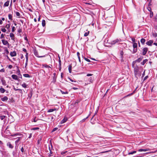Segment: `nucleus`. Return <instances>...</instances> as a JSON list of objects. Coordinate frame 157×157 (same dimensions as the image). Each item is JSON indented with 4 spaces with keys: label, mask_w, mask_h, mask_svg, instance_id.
I'll list each match as a JSON object with an SVG mask.
<instances>
[{
    "label": "nucleus",
    "mask_w": 157,
    "mask_h": 157,
    "mask_svg": "<svg viewBox=\"0 0 157 157\" xmlns=\"http://www.w3.org/2000/svg\"><path fill=\"white\" fill-rule=\"evenodd\" d=\"M141 71H142V69L139 68L138 66L135 67L134 68V73L136 76L137 75L140 76L141 74Z\"/></svg>",
    "instance_id": "1"
},
{
    "label": "nucleus",
    "mask_w": 157,
    "mask_h": 157,
    "mask_svg": "<svg viewBox=\"0 0 157 157\" xmlns=\"http://www.w3.org/2000/svg\"><path fill=\"white\" fill-rule=\"evenodd\" d=\"M121 41V39H116L111 42V43L112 44H114L116 43L119 44L120 43Z\"/></svg>",
    "instance_id": "2"
},
{
    "label": "nucleus",
    "mask_w": 157,
    "mask_h": 157,
    "mask_svg": "<svg viewBox=\"0 0 157 157\" xmlns=\"http://www.w3.org/2000/svg\"><path fill=\"white\" fill-rule=\"evenodd\" d=\"M2 41L3 45H7L8 47H9L10 44L7 40H2Z\"/></svg>",
    "instance_id": "3"
},
{
    "label": "nucleus",
    "mask_w": 157,
    "mask_h": 157,
    "mask_svg": "<svg viewBox=\"0 0 157 157\" xmlns=\"http://www.w3.org/2000/svg\"><path fill=\"white\" fill-rule=\"evenodd\" d=\"M148 50V48H144L142 50V54L144 56L146 55Z\"/></svg>",
    "instance_id": "4"
},
{
    "label": "nucleus",
    "mask_w": 157,
    "mask_h": 157,
    "mask_svg": "<svg viewBox=\"0 0 157 157\" xmlns=\"http://www.w3.org/2000/svg\"><path fill=\"white\" fill-rule=\"evenodd\" d=\"M34 53L35 55L37 57H44L45 56H40L39 55L38 52L36 51V50H35L34 52Z\"/></svg>",
    "instance_id": "5"
},
{
    "label": "nucleus",
    "mask_w": 157,
    "mask_h": 157,
    "mask_svg": "<svg viewBox=\"0 0 157 157\" xmlns=\"http://www.w3.org/2000/svg\"><path fill=\"white\" fill-rule=\"evenodd\" d=\"M42 66L43 67H44L45 68H47L48 69V72H49L51 70L50 69L51 68V67L50 66H48L46 64H43Z\"/></svg>",
    "instance_id": "6"
},
{
    "label": "nucleus",
    "mask_w": 157,
    "mask_h": 157,
    "mask_svg": "<svg viewBox=\"0 0 157 157\" xmlns=\"http://www.w3.org/2000/svg\"><path fill=\"white\" fill-rule=\"evenodd\" d=\"M150 150V149L149 148H147L145 149H140L138 150L139 151H146Z\"/></svg>",
    "instance_id": "7"
},
{
    "label": "nucleus",
    "mask_w": 157,
    "mask_h": 157,
    "mask_svg": "<svg viewBox=\"0 0 157 157\" xmlns=\"http://www.w3.org/2000/svg\"><path fill=\"white\" fill-rule=\"evenodd\" d=\"M152 40H150L146 43V44L149 46H151L152 44L153 43Z\"/></svg>",
    "instance_id": "8"
},
{
    "label": "nucleus",
    "mask_w": 157,
    "mask_h": 157,
    "mask_svg": "<svg viewBox=\"0 0 157 157\" xmlns=\"http://www.w3.org/2000/svg\"><path fill=\"white\" fill-rule=\"evenodd\" d=\"M1 100L3 101H6L8 100V98L7 96H4V97L2 98Z\"/></svg>",
    "instance_id": "9"
},
{
    "label": "nucleus",
    "mask_w": 157,
    "mask_h": 157,
    "mask_svg": "<svg viewBox=\"0 0 157 157\" xmlns=\"http://www.w3.org/2000/svg\"><path fill=\"white\" fill-rule=\"evenodd\" d=\"M16 53L15 51L11 52L10 53V55L12 57L16 56Z\"/></svg>",
    "instance_id": "10"
},
{
    "label": "nucleus",
    "mask_w": 157,
    "mask_h": 157,
    "mask_svg": "<svg viewBox=\"0 0 157 157\" xmlns=\"http://www.w3.org/2000/svg\"><path fill=\"white\" fill-rule=\"evenodd\" d=\"M7 146L9 147L10 148H13V147L12 145L10 143V142H8L7 143Z\"/></svg>",
    "instance_id": "11"
},
{
    "label": "nucleus",
    "mask_w": 157,
    "mask_h": 157,
    "mask_svg": "<svg viewBox=\"0 0 157 157\" xmlns=\"http://www.w3.org/2000/svg\"><path fill=\"white\" fill-rule=\"evenodd\" d=\"M11 77L12 78L15 80H18V77L17 76L15 75H12Z\"/></svg>",
    "instance_id": "12"
},
{
    "label": "nucleus",
    "mask_w": 157,
    "mask_h": 157,
    "mask_svg": "<svg viewBox=\"0 0 157 157\" xmlns=\"http://www.w3.org/2000/svg\"><path fill=\"white\" fill-rule=\"evenodd\" d=\"M10 37L11 38V39L12 40H14V35L13 33H10Z\"/></svg>",
    "instance_id": "13"
},
{
    "label": "nucleus",
    "mask_w": 157,
    "mask_h": 157,
    "mask_svg": "<svg viewBox=\"0 0 157 157\" xmlns=\"http://www.w3.org/2000/svg\"><path fill=\"white\" fill-rule=\"evenodd\" d=\"M21 134H19V133H16V134H12L11 135V136H12V137H16V136H21Z\"/></svg>",
    "instance_id": "14"
},
{
    "label": "nucleus",
    "mask_w": 157,
    "mask_h": 157,
    "mask_svg": "<svg viewBox=\"0 0 157 157\" xmlns=\"http://www.w3.org/2000/svg\"><path fill=\"white\" fill-rule=\"evenodd\" d=\"M9 1H8L6 2L4 5V6L6 7L8 6L9 5Z\"/></svg>",
    "instance_id": "15"
},
{
    "label": "nucleus",
    "mask_w": 157,
    "mask_h": 157,
    "mask_svg": "<svg viewBox=\"0 0 157 157\" xmlns=\"http://www.w3.org/2000/svg\"><path fill=\"white\" fill-rule=\"evenodd\" d=\"M6 91V90L3 88H2V87H1L0 88V92L2 93H3L5 92Z\"/></svg>",
    "instance_id": "16"
},
{
    "label": "nucleus",
    "mask_w": 157,
    "mask_h": 157,
    "mask_svg": "<svg viewBox=\"0 0 157 157\" xmlns=\"http://www.w3.org/2000/svg\"><path fill=\"white\" fill-rule=\"evenodd\" d=\"M56 108H54L53 109H50L49 110H48V112H53V111H56Z\"/></svg>",
    "instance_id": "17"
},
{
    "label": "nucleus",
    "mask_w": 157,
    "mask_h": 157,
    "mask_svg": "<svg viewBox=\"0 0 157 157\" xmlns=\"http://www.w3.org/2000/svg\"><path fill=\"white\" fill-rule=\"evenodd\" d=\"M67 118H64V119L61 121V124H63V123H65V122L66 121H67Z\"/></svg>",
    "instance_id": "18"
},
{
    "label": "nucleus",
    "mask_w": 157,
    "mask_h": 157,
    "mask_svg": "<svg viewBox=\"0 0 157 157\" xmlns=\"http://www.w3.org/2000/svg\"><path fill=\"white\" fill-rule=\"evenodd\" d=\"M140 42L142 44H144L145 42V39L144 38H142L140 40Z\"/></svg>",
    "instance_id": "19"
},
{
    "label": "nucleus",
    "mask_w": 157,
    "mask_h": 157,
    "mask_svg": "<svg viewBox=\"0 0 157 157\" xmlns=\"http://www.w3.org/2000/svg\"><path fill=\"white\" fill-rule=\"evenodd\" d=\"M120 54L121 55V60H122L123 59V55L124 54V52H123V51H121Z\"/></svg>",
    "instance_id": "20"
},
{
    "label": "nucleus",
    "mask_w": 157,
    "mask_h": 157,
    "mask_svg": "<svg viewBox=\"0 0 157 157\" xmlns=\"http://www.w3.org/2000/svg\"><path fill=\"white\" fill-rule=\"evenodd\" d=\"M20 138H21L20 137H17V138H14V139H17L15 141V143H17L20 140Z\"/></svg>",
    "instance_id": "21"
},
{
    "label": "nucleus",
    "mask_w": 157,
    "mask_h": 157,
    "mask_svg": "<svg viewBox=\"0 0 157 157\" xmlns=\"http://www.w3.org/2000/svg\"><path fill=\"white\" fill-rule=\"evenodd\" d=\"M137 44L136 43H133V47L134 48H137Z\"/></svg>",
    "instance_id": "22"
},
{
    "label": "nucleus",
    "mask_w": 157,
    "mask_h": 157,
    "mask_svg": "<svg viewBox=\"0 0 157 157\" xmlns=\"http://www.w3.org/2000/svg\"><path fill=\"white\" fill-rule=\"evenodd\" d=\"M68 70L69 71V72L70 73H71V66L70 65L68 67Z\"/></svg>",
    "instance_id": "23"
},
{
    "label": "nucleus",
    "mask_w": 157,
    "mask_h": 157,
    "mask_svg": "<svg viewBox=\"0 0 157 157\" xmlns=\"http://www.w3.org/2000/svg\"><path fill=\"white\" fill-rule=\"evenodd\" d=\"M16 14V15L18 17H20V13L18 12H15Z\"/></svg>",
    "instance_id": "24"
},
{
    "label": "nucleus",
    "mask_w": 157,
    "mask_h": 157,
    "mask_svg": "<svg viewBox=\"0 0 157 157\" xmlns=\"http://www.w3.org/2000/svg\"><path fill=\"white\" fill-rule=\"evenodd\" d=\"M147 61V59H144L142 62L141 63V64L144 65V64L146 63V62Z\"/></svg>",
    "instance_id": "25"
},
{
    "label": "nucleus",
    "mask_w": 157,
    "mask_h": 157,
    "mask_svg": "<svg viewBox=\"0 0 157 157\" xmlns=\"http://www.w3.org/2000/svg\"><path fill=\"white\" fill-rule=\"evenodd\" d=\"M23 76L25 77L29 78L30 77V75L27 74H25L23 75Z\"/></svg>",
    "instance_id": "26"
},
{
    "label": "nucleus",
    "mask_w": 157,
    "mask_h": 157,
    "mask_svg": "<svg viewBox=\"0 0 157 157\" xmlns=\"http://www.w3.org/2000/svg\"><path fill=\"white\" fill-rule=\"evenodd\" d=\"M42 25L43 27H44L45 25V21L44 20H42Z\"/></svg>",
    "instance_id": "27"
},
{
    "label": "nucleus",
    "mask_w": 157,
    "mask_h": 157,
    "mask_svg": "<svg viewBox=\"0 0 157 157\" xmlns=\"http://www.w3.org/2000/svg\"><path fill=\"white\" fill-rule=\"evenodd\" d=\"M21 86L25 88H26L27 87L26 84L24 82L21 85Z\"/></svg>",
    "instance_id": "28"
},
{
    "label": "nucleus",
    "mask_w": 157,
    "mask_h": 157,
    "mask_svg": "<svg viewBox=\"0 0 157 157\" xmlns=\"http://www.w3.org/2000/svg\"><path fill=\"white\" fill-rule=\"evenodd\" d=\"M8 17L9 19L10 20H12V15L11 14H9L8 15Z\"/></svg>",
    "instance_id": "29"
},
{
    "label": "nucleus",
    "mask_w": 157,
    "mask_h": 157,
    "mask_svg": "<svg viewBox=\"0 0 157 157\" xmlns=\"http://www.w3.org/2000/svg\"><path fill=\"white\" fill-rule=\"evenodd\" d=\"M136 153V151H133L132 152H130L128 153V155H131L135 153Z\"/></svg>",
    "instance_id": "30"
},
{
    "label": "nucleus",
    "mask_w": 157,
    "mask_h": 157,
    "mask_svg": "<svg viewBox=\"0 0 157 157\" xmlns=\"http://www.w3.org/2000/svg\"><path fill=\"white\" fill-rule=\"evenodd\" d=\"M152 35L153 36L156 37L157 36V33H153Z\"/></svg>",
    "instance_id": "31"
},
{
    "label": "nucleus",
    "mask_w": 157,
    "mask_h": 157,
    "mask_svg": "<svg viewBox=\"0 0 157 157\" xmlns=\"http://www.w3.org/2000/svg\"><path fill=\"white\" fill-rule=\"evenodd\" d=\"M10 27V25L9 24H6V26H5V28H6L7 29H9Z\"/></svg>",
    "instance_id": "32"
},
{
    "label": "nucleus",
    "mask_w": 157,
    "mask_h": 157,
    "mask_svg": "<svg viewBox=\"0 0 157 157\" xmlns=\"http://www.w3.org/2000/svg\"><path fill=\"white\" fill-rule=\"evenodd\" d=\"M89 33V31H88L87 32H86L84 34V36H87Z\"/></svg>",
    "instance_id": "33"
},
{
    "label": "nucleus",
    "mask_w": 157,
    "mask_h": 157,
    "mask_svg": "<svg viewBox=\"0 0 157 157\" xmlns=\"http://www.w3.org/2000/svg\"><path fill=\"white\" fill-rule=\"evenodd\" d=\"M5 117V116H0V119L2 120Z\"/></svg>",
    "instance_id": "34"
},
{
    "label": "nucleus",
    "mask_w": 157,
    "mask_h": 157,
    "mask_svg": "<svg viewBox=\"0 0 157 157\" xmlns=\"http://www.w3.org/2000/svg\"><path fill=\"white\" fill-rule=\"evenodd\" d=\"M78 100H77V101H75V102H74L73 103H72V105H76V104H78Z\"/></svg>",
    "instance_id": "35"
},
{
    "label": "nucleus",
    "mask_w": 157,
    "mask_h": 157,
    "mask_svg": "<svg viewBox=\"0 0 157 157\" xmlns=\"http://www.w3.org/2000/svg\"><path fill=\"white\" fill-rule=\"evenodd\" d=\"M142 59V58H139L137 59L136 60V61L139 62H140L141 60Z\"/></svg>",
    "instance_id": "36"
},
{
    "label": "nucleus",
    "mask_w": 157,
    "mask_h": 157,
    "mask_svg": "<svg viewBox=\"0 0 157 157\" xmlns=\"http://www.w3.org/2000/svg\"><path fill=\"white\" fill-rule=\"evenodd\" d=\"M84 59L86 61H87V62H91V61L90 59H87L86 58L84 57Z\"/></svg>",
    "instance_id": "37"
},
{
    "label": "nucleus",
    "mask_w": 157,
    "mask_h": 157,
    "mask_svg": "<svg viewBox=\"0 0 157 157\" xmlns=\"http://www.w3.org/2000/svg\"><path fill=\"white\" fill-rule=\"evenodd\" d=\"M17 73L18 75H20L21 76V75L20 73V71L19 70L17 71Z\"/></svg>",
    "instance_id": "38"
},
{
    "label": "nucleus",
    "mask_w": 157,
    "mask_h": 157,
    "mask_svg": "<svg viewBox=\"0 0 157 157\" xmlns=\"http://www.w3.org/2000/svg\"><path fill=\"white\" fill-rule=\"evenodd\" d=\"M60 91L62 94H68V92L67 91H66L65 92L62 91L61 90H60Z\"/></svg>",
    "instance_id": "39"
},
{
    "label": "nucleus",
    "mask_w": 157,
    "mask_h": 157,
    "mask_svg": "<svg viewBox=\"0 0 157 157\" xmlns=\"http://www.w3.org/2000/svg\"><path fill=\"white\" fill-rule=\"evenodd\" d=\"M132 40L133 43H135V42H136L135 39V38H132Z\"/></svg>",
    "instance_id": "40"
},
{
    "label": "nucleus",
    "mask_w": 157,
    "mask_h": 157,
    "mask_svg": "<svg viewBox=\"0 0 157 157\" xmlns=\"http://www.w3.org/2000/svg\"><path fill=\"white\" fill-rule=\"evenodd\" d=\"M14 89L15 91L19 90L20 91H21V92H22V90L21 89H16L15 88H14Z\"/></svg>",
    "instance_id": "41"
},
{
    "label": "nucleus",
    "mask_w": 157,
    "mask_h": 157,
    "mask_svg": "<svg viewBox=\"0 0 157 157\" xmlns=\"http://www.w3.org/2000/svg\"><path fill=\"white\" fill-rule=\"evenodd\" d=\"M90 116V114H89L88 116L85 118H84V119H83L82 120V122H83L86 119H87V118H88V117H89V116Z\"/></svg>",
    "instance_id": "42"
},
{
    "label": "nucleus",
    "mask_w": 157,
    "mask_h": 157,
    "mask_svg": "<svg viewBox=\"0 0 157 157\" xmlns=\"http://www.w3.org/2000/svg\"><path fill=\"white\" fill-rule=\"evenodd\" d=\"M25 57L26 59V61H28V53H26V55H25Z\"/></svg>",
    "instance_id": "43"
},
{
    "label": "nucleus",
    "mask_w": 157,
    "mask_h": 157,
    "mask_svg": "<svg viewBox=\"0 0 157 157\" xmlns=\"http://www.w3.org/2000/svg\"><path fill=\"white\" fill-rule=\"evenodd\" d=\"M4 38V35L3 34H2L0 36V38L2 39Z\"/></svg>",
    "instance_id": "44"
},
{
    "label": "nucleus",
    "mask_w": 157,
    "mask_h": 157,
    "mask_svg": "<svg viewBox=\"0 0 157 157\" xmlns=\"http://www.w3.org/2000/svg\"><path fill=\"white\" fill-rule=\"evenodd\" d=\"M137 48H134L133 51V53H136L137 52Z\"/></svg>",
    "instance_id": "45"
},
{
    "label": "nucleus",
    "mask_w": 157,
    "mask_h": 157,
    "mask_svg": "<svg viewBox=\"0 0 157 157\" xmlns=\"http://www.w3.org/2000/svg\"><path fill=\"white\" fill-rule=\"evenodd\" d=\"M1 31L3 32H5L6 31V30L5 28H2L1 29Z\"/></svg>",
    "instance_id": "46"
},
{
    "label": "nucleus",
    "mask_w": 157,
    "mask_h": 157,
    "mask_svg": "<svg viewBox=\"0 0 157 157\" xmlns=\"http://www.w3.org/2000/svg\"><path fill=\"white\" fill-rule=\"evenodd\" d=\"M15 27L14 26L12 27V32H13L15 31Z\"/></svg>",
    "instance_id": "47"
},
{
    "label": "nucleus",
    "mask_w": 157,
    "mask_h": 157,
    "mask_svg": "<svg viewBox=\"0 0 157 157\" xmlns=\"http://www.w3.org/2000/svg\"><path fill=\"white\" fill-rule=\"evenodd\" d=\"M156 151H151V152H147L146 153V154H150V153H155V152Z\"/></svg>",
    "instance_id": "48"
},
{
    "label": "nucleus",
    "mask_w": 157,
    "mask_h": 157,
    "mask_svg": "<svg viewBox=\"0 0 157 157\" xmlns=\"http://www.w3.org/2000/svg\"><path fill=\"white\" fill-rule=\"evenodd\" d=\"M69 79L72 82H76V81H75L71 79V78H69Z\"/></svg>",
    "instance_id": "49"
},
{
    "label": "nucleus",
    "mask_w": 157,
    "mask_h": 157,
    "mask_svg": "<svg viewBox=\"0 0 157 157\" xmlns=\"http://www.w3.org/2000/svg\"><path fill=\"white\" fill-rule=\"evenodd\" d=\"M13 66L12 65H10L8 66V68L10 69H11L12 68Z\"/></svg>",
    "instance_id": "50"
},
{
    "label": "nucleus",
    "mask_w": 157,
    "mask_h": 157,
    "mask_svg": "<svg viewBox=\"0 0 157 157\" xmlns=\"http://www.w3.org/2000/svg\"><path fill=\"white\" fill-rule=\"evenodd\" d=\"M153 16V13L151 11V13H150V17H151Z\"/></svg>",
    "instance_id": "51"
},
{
    "label": "nucleus",
    "mask_w": 157,
    "mask_h": 157,
    "mask_svg": "<svg viewBox=\"0 0 157 157\" xmlns=\"http://www.w3.org/2000/svg\"><path fill=\"white\" fill-rule=\"evenodd\" d=\"M57 129V128H54L53 129L52 132L55 131H56Z\"/></svg>",
    "instance_id": "52"
},
{
    "label": "nucleus",
    "mask_w": 157,
    "mask_h": 157,
    "mask_svg": "<svg viewBox=\"0 0 157 157\" xmlns=\"http://www.w3.org/2000/svg\"><path fill=\"white\" fill-rule=\"evenodd\" d=\"M21 151L22 152H23L24 151V149L23 147H22L21 149Z\"/></svg>",
    "instance_id": "53"
},
{
    "label": "nucleus",
    "mask_w": 157,
    "mask_h": 157,
    "mask_svg": "<svg viewBox=\"0 0 157 157\" xmlns=\"http://www.w3.org/2000/svg\"><path fill=\"white\" fill-rule=\"evenodd\" d=\"M92 75H93L92 74H88L87 75V76H92Z\"/></svg>",
    "instance_id": "54"
},
{
    "label": "nucleus",
    "mask_w": 157,
    "mask_h": 157,
    "mask_svg": "<svg viewBox=\"0 0 157 157\" xmlns=\"http://www.w3.org/2000/svg\"><path fill=\"white\" fill-rule=\"evenodd\" d=\"M27 63H28V61H26V63H25V68H26V67L27 66Z\"/></svg>",
    "instance_id": "55"
},
{
    "label": "nucleus",
    "mask_w": 157,
    "mask_h": 157,
    "mask_svg": "<svg viewBox=\"0 0 157 157\" xmlns=\"http://www.w3.org/2000/svg\"><path fill=\"white\" fill-rule=\"evenodd\" d=\"M67 152V151H64V152H62V153H61V154H62V155L64 154H65Z\"/></svg>",
    "instance_id": "56"
},
{
    "label": "nucleus",
    "mask_w": 157,
    "mask_h": 157,
    "mask_svg": "<svg viewBox=\"0 0 157 157\" xmlns=\"http://www.w3.org/2000/svg\"><path fill=\"white\" fill-rule=\"evenodd\" d=\"M39 129V128L37 127V128H33V130H36V129Z\"/></svg>",
    "instance_id": "57"
},
{
    "label": "nucleus",
    "mask_w": 157,
    "mask_h": 157,
    "mask_svg": "<svg viewBox=\"0 0 157 157\" xmlns=\"http://www.w3.org/2000/svg\"><path fill=\"white\" fill-rule=\"evenodd\" d=\"M36 121H37V120H36V118H35L33 119V121L34 122H36Z\"/></svg>",
    "instance_id": "58"
},
{
    "label": "nucleus",
    "mask_w": 157,
    "mask_h": 157,
    "mask_svg": "<svg viewBox=\"0 0 157 157\" xmlns=\"http://www.w3.org/2000/svg\"><path fill=\"white\" fill-rule=\"evenodd\" d=\"M2 24V20L0 19V24L1 25Z\"/></svg>",
    "instance_id": "59"
},
{
    "label": "nucleus",
    "mask_w": 157,
    "mask_h": 157,
    "mask_svg": "<svg viewBox=\"0 0 157 157\" xmlns=\"http://www.w3.org/2000/svg\"><path fill=\"white\" fill-rule=\"evenodd\" d=\"M77 56H78H78H79V55H80V53H79V52H77Z\"/></svg>",
    "instance_id": "60"
},
{
    "label": "nucleus",
    "mask_w": 157,
    "mask_h": 157,
    "mask_svg": "<svg viewBox=\"0 0 157 157\" xmlns=\"http://www.w3.org/2000/svg\"><path fill=\"white\" fill-rule=\"evenodd\" d=\"M23 51H24L25 52H26V50L25 48H23Z\"/></svg>",
    "instance_id": "61"
},
{
    "label": "nucleus",
    "mask_w": 157,
    "mask_h": 157,
    "mask_svg": "<svg viewBox=\"0 0 157 157\" xmlns=\"http://www.w3.org/2000/svg\"><path fill=\"white\" fill-rule=\"evenodd\" d=\"M78 59H79V61L80 62H81V60H80V56H78Z\"/></svg>",
    "instance_id": "62"
},
{
    "label": "nucleus",
    "mask_w": 157,
    "mask_h": 157,
    "mask_svg": "<svg viewBox=\"0 0 157 157\" xmlns=\"http://www.w3.org/2000/svg\"><path fill=\"white\" fill-rule=\"evenodd\" d=\"M148 77V76H146L144 78V80L146 79Z\"/></svg>",
    "instance_id": "63"
},
{
    "label": "nucleus",
    "mask_w": 157,
    "mask_h": 157,
    "mask_svg": "<svg viewBox=\"0 0 157 157\" xmlns=\"http://www.w3.org/2000/svg\"><path fill=\"white\" fill-rule=\"evenodd\" d=\"M6 53H7V54L9 53V51H8V50H7V49H6Z\"/></svg>",
    "instance_id": "64"
}]
</instances>
